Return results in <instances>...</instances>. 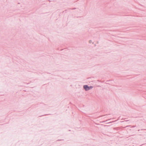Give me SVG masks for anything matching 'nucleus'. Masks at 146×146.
Masks as SVG:
<instances>
[{
    "label": "nucleus",
    "instance_id": "nucleus-1",
    "mask_svg": "<svg viewBox=\"0 0 146 146\" xmlns=\"http://www.w3.org/2000/svg\"><path fill=\"white\" fill-rule=\"evenodd\" d=\"M84 88L86 90H88L90 89H92V87L90 86L89 87L87 85H84Z\"/></svg>",
    "mask_w": 146,
    "mask_h": 146
}]
</instances>
